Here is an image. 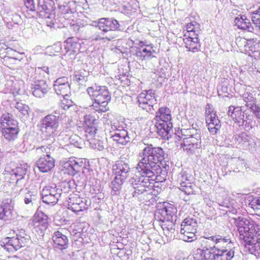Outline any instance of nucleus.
<instances>
[{"label":"nucleus","instance_id":"1","mask_svg":"<svg viewBox=\"0 0 260 260\" xmlns=\"http://www.w3.org/2000/svg\"><path fill=\"white\" fill-rule=\"evenodd\" d=\"M142 159L138 164L137 169L140 174L138 183L134 187V196L152 194L153 182H162L165 178H160L162 174V163L164 151L160 147H145L142 152Z\"/></svg>","mask_w":260,"mask_h":260},{"label":"nucleus","instance_id":"2","mask_svg":"<svg viewBox=\"0 0 260 260\" xmlns=\"http://www.w3.org/2000/svg\"><path fill=\"white\" fill-rule=\"evenodd\" d=\"M235 225L240 238L245 242V247L255 255L260 254V225L253 220L238 218L235 219Z\"/></svg>","mask_w":260,"mask_h":260},{"label":"nucleus","instance_id":"3","mask_svg":"<svg viewBox=\"0 0 260 260\" xmlns=\"http://www.w3.org/2000/svg\"><path fill=\"white\" fill-rule=\"evenodd\" d=\"M87 92L93 101L92 109L98 113H105L109 110L108 104L111 99V94L106 86H90Z\"/></svg>","mask_w":260,"mask_h":260},{"label":"nucleus","instance_id":"4","mask_svg":"<svg viewBox=\"0 0 260 260\" xmlns=\"http://www.w3.org/2000/svg\"><path fill=\"white\" fill-rule=\"evenodd\" d=\"M29 241L24 232H20L15 236H8L3 238L0 242L1 245L9 252H13L25 246Z\"/></svg>","mask_w":260,"mask_h":260},{"label":"nucleus","instance_id":"5","mask_svg":"<svg viewBox=\"0 0 260 260\" xmlns=\"http://www.w3.org/2000/svg\"><path fill=\"white\" fill-rule=\"evenodd\" d=\"M156 47L152 44H146L143 41H140L138 46H133L130 49V52L141 61L148 60L155 58L157 54Z\"/></svg>","mask_w":260,"mask_h":260},{"label":"nucleus","instance_id":"6","mask_svg":"<svg viewBox=\"0 0 260 260\" xmlns=\"http://www.w3.org/2000/svg\"><path fill=\"white\" fill-rule=\"evenodd\" d=\"M95 23V26L102 31V32L95 34L93 36V39L95 41L107 39V37L104 36L105 33L116 31L119 29L120 26L117 20L110 18H100Z\"/></svg>","mask_w":260,"mask_h":260},{"label":"nucleus","instance_id":"7","mask_svg":"<svg viewBox=\"0 0 260 260\" xmlns=\"http://www.w3.org/2000/svg\"><path fill=\"white\" fill-rule=\"evenodd\" d=\"M181 234L185 241H191L197 233L198 224L192 217L185 218L181 225Z\"/></svg>","mask_w":260,"mask_h":260},{"label":"nucleus","instance_id":"8","mask_svg":"<svg viewBox=\"0 0 260 260\" xmlns=\"http://www.w3.org/2000/svg\"><path fill=\"white\" fill-rule=\"evenodd\" d=\"M212 236L206 237L202 241V249H198L193 255V260H206L209 259L214 250V244Z\"/></svg>","mask_w":260,"mask_h":260},{"label":"nucleus","instance_id":"9","mask_svg":"<svg viewBox=\"0 0 260 260\" xmlns=\"http://www.w3.org/2000/svg\"><path fill=\"white\" fill-rule=\"evenodd\" d=\"M83 163L81 159L70 158L61 163V171L65 175L74 176L83 171Z\"/></svg>","mask_w":260,"mask_h":260},{"label":"nucleus","instance_id":"10","mask_svg":"<svg viewBox=\"0 0 260 260\" xmlns=\"http://www.w3.org/2000/svg\"><path fill=\"white\" fill-rule=\"evenodd\" d=\"M37 150L46 153L38 160L37 165L39 170L44 173L51 171L55 166V160L50 155L51 148L43 146L38 148Z\"/></svg>","mask_w":260,"mask_h":260},{"label":"nucleus","instance_id":"11","mask_svg":"<svg viewBox=\"0 0 260 260\" xmlns=\"http://www.w3.org/2000/svg\"><path fill=\"white\" fill-rule=\"evenodd\" d=\"M174 137L176 141L183 140V143L182 144V147L184 151L187 152H193L199 148V140L190 135L189 137H187L186 135L183 133V131H176L174 133Z\"/></svg>","mask_w":260,"mask_h":260},{"label":"nucleus","instance_id":"12","mask_svg":"<svg viewBox=\"0 0 260 260\" xmlns=\"http://www.w3.org/2000/svg\"><path fill=\"white\" fill-rule=\"evenodd\" d=\"M177 212V209L174 205L164 202L158 205L155 215L158 220L172 219L176 217Z\"/></svg>","mask_w":260,"mask_h":260},{"label":"nucleus","instance_id":"13","mask_svg":"<svg viewBox=\"0 0 260 260\" xmlns=\"http://www.w3.org/2000/svg\"><path fill=\"white\" fill-rule=\"evenodd\" d=\"M66 206L69 210L76 214L87 209L86 202L80 197L78 194L74 193L70 194L67 201Z\"/></svg>","mask_w":260,"mask_h":260},{"label":"nucleus","instance_id":"14","mask_svg":"<svg viewBox=\"0 0 260 260\" xmlns=\"http://www.w3.org/2000/svg\"><path fill=\"white\" fill-rule=\"evenodd\" d=\"M137 99L139 107L146 110H150L156 103L155 94L151 90L142 91Z\"/></svg>","mask_w":260,"mask_h":260},{"label":"nucleus","instance_id":"15","mask_svg":"<svg viewBox=\"0 0 260 260\" xmlns=\"http://www.w3.org/2000/svg\"><path fill=\"white\" fill-rule=\"evenodd\" d=\"M55 4L52 0H39L38 13L42 18H50L53 14Z\"/></svg>","mask_w":260,"mask_h":260},{"label":"nucleus","instance_id":"16","mask_svg":"<svg viewBox=\"0 0 260 260\" xmlns=\"http://www.w3.org/2000/svg\"><path fill=\"white\" fill-rule=\"evenodd\" d=\"M32 226L37 232L46 230L48 226V216L42 211L37 210L33 216Z\"/></svg>","mask_w":260,"mask_h":260},{"label":"nucleus","instance_id":"17","mask_svg":"<svg viewBox=\"0 0 260 260\" xmlns=\"http://www.w3.org/2000/svg\"><path fill=\"white\" fill-rule=\"evenodd\" d=\"M52 239L54 248L60 250H63L68 248L69 239L63 233L62 230L54 232L52 236Z\"/></svg>","mask_w":260,"mask_h":260},{"label":"nucleus","instance_id":"18","mask_svg":"<svg viewBox=\"0 0 260 260\" xmlns=\"http://www.w3.org/2000/svg\"><path fill=\"white\" fill-rule=\"evenodd\" d=\"M43 201L48 205L55 204L60 196L55 188L51 186H46L42 192Z\"/></svg>","mask_w":260,"mask_h":260},{"label":"nucleus","instance_id":"19","mask_svg":"<svg viewBox=\"0 0 260 260\" xmlns=\"http://www.w3.org/2000/svg\"><path fill=\"white\" fill-rule=\"evenodd\" d=\"M183 41L188 51L197 52L200 50L201 44L198 35H183Z\"/></svg>","mask_w":260,"mask_h":260},{"label":"nucleus","instance_id":"20","mask_svg":"<svg viewBox=\"0 0 260 260\" xmlns=\"http://www.w3.org/2000/svg\"><path fill=\"white\" fill-rule=\"evenodd\" d=\"M206 121L208 130H219L221 127L220 121L216 113L211 109L206 111Z\"/></svg>","mask_w":260,"mask_h":260},{"label":"nucleus","instance_id":"21","mask_svg":"<svg viewBox=\"0 0 260 260\" xmlns=\"http://www.w3.org/2000/svg\"><path fill=\"white\" fill-rule=\"evenodd\" d=\"M124 165L125 166V168L123 167V165H122V168L120 167L118 168L119 170L117 173L119 174L120 173V174L119 176H116L112 182V191H114L115 193L121 189V186L123 183V180L127 177L126 174L128 172L129 168L125 164H124Z\"/></svg>","mask_w":260,"mask_h":260},{"label":"nucleus","instance_id":"22","mask_svg":"<svg viewBox=\"0 0 260 260\" xmlns=\"http://www.w3.org/2000/svg\"><path fill=\"white\" fill-rule=\"evenodd\" d=\"M212 242L214 244V250H224L230 249L232 244L231 238L228 237H222L220 235H214L211 237Z\"/></svg>","mask_w":260,"mask_h":260},{"label":"nucleus","instance_id":"23","mask_svg":"<svg viewBox=\"0 0 260 260\" xmlns=\"http://www.w3.org/2000/svg\"><path fill=\"white\" fill-rule=\"evenodd\" d=\"M234 255L235 252L232 249L215 250L206 260H232Z\"/></svg>","mask_w":260,"mask_h":260},{"label":"nucleus","instance_id":"24","mask_svg":"<svg viewBox=\"0 0 260 260\" xmlns=\"http://www.w3.org/2000/svg\"><path fill=\"white\" fill-rule=\"evenodd\" d=\"M17 127V122L12 118L11 114L7 113L2 115L1 118V128L2 130H15Z\"/></svg>","mask_w":260,"mask_h":260},{"label":"nucleus","instance_id":"25","mask_svg":"<svg viewBox=\"0 0 260 260\" xmlns=\"http://www.w3.org/2000/svg\"><path fill=\"white\" fill-rule=\"evenodd\" d=\"M41 124L42 128L46 129H56L59 125V117L48 114L42 120Z\"/></svg>","mask_w":260,"mask_h":260},{"label":"nucleus","instance_id":"26","mask_svg":"<svg viewBox=\"0 0 260 260\" xmlns=\"http://www.w3.org/2000/svg\"><path fill=\"white\" fill-rule=\"evenodd\" d=\"M78 38L70 37L68 38L65 41V50L70 55L74 54L80 51L81 44L79 42Z\"/></svg>","mask_w":260,"mask_h":260},{"label":"nucleus","instance_id":"27","mask_svg":"<svg viewBox=\"0 0 260 260\" xmlns=\"http://www.w3.org/2000/svg\"><path fill=\"white\" fill-rule=\"evenodd\" d=\"M234 22L235 25L238 28L247 30L248 31L252 32L254 30L253 26L252 25L249 19H248L245 15H239L235 19Z\"/></svg>","mask_w":260,"mask_h":260},{"label":"nucleus","instance_id":"28","mask_svg":"<svg viewBox=\"0 0 260 260\" xmlns=\"http://www.w3.org/2000/svg\"><path fill=\"white\" fill-rule=\"evenodd\" d=\"M228 114L236 122H240L244 118V113L241 106H230L229 107Z\"/></svg>","mask_w":260,"mask_h":260},{"label":"nucleus","instance_id":"29","mask_svg":"<svg viewBox=\"0 0 260 260\" xmlns=\"http://www.w3.org/2000/svg\"><path fill=\"white\" fill-rule=\"evenodd\" d=\"M49 87L44 80H40L37 84L32 88V94L37 98H41L48 91Z\"/></svg>","mask_w":260,"mask_h":260},{"label":"nucleus","instance_id":"30","mask_svg":"<svg viewBox=\"0 0 260 260\" xmlns=\"http://www.w3.org/2000/svg\"><path fill=\"white\" fill-rule=\"evenodd\" d=\"M11 199H7L3 201L0 208V219L8 220L11 214Z\"/></svg>","mask_w":260,"mask_h":260},{"label":"nucleus","instance_id":"31","mask_svg":"<svg viewBox=\"0 0 260 260\" xmlns=\"http://www.w3.org/2000/svg\"><path fill=\"white\" fill-rule=\"evenodd\" d=\"M182 180L180 183V189L186 194H192L194 193L195 184L190 182L186 177H182Z\"/></svg>","mask_w":260,"mask_h":260},{"label":"nucleus","instance_id":"32","mask_svg":"<svg viewBox=\"0 0 260 260\" xmlns=\"http://www.w3.org/2000/svg\"><path fill=\"white\" fill-rule=\"evenodd\" d=\"M85 132L86 140L93 147L99 150L103 148V146L101 145L100 141L96 138V131H85Z\"/></svg>","mask_w":260,"mask_h":260},{"label":"nucleus","instance_id":"33","mask_svg":"<svg viewBox=\"0 0 260 260\" xmlns=\"http://www.w3.org/2000/svg\"><path fill=\"white\" fill-rule=\"evenodd\" d=\"M97 123V119L93 115L91 114H86L84 117L83 127L86 130L92 129L95 128Z\"/></svg>","mask_w":260,"mask_h":260},{"label":"nucleus","instance_id":"34","mask_svg":"<svg viewBox=\"0 0 260 260\" xmlns=\"http://www.w3.org/2000/svg\"><path fill=\"white\" fill-rule=\"evenodd\" d=\"M185 31L184 35H190L191 36H199L200 31V25L197 22H191L188 23L185 25Z\"/></svg>","mask_w":260,"mask_h":260},{"label":"nucleus","instance_id":"35","mask_svg":"<svg viewBox=\"0 0 260 260\" xmlns=\"http://www.w3.org/2000/svg\"><path fill=\"white\" fill-rule=\"evenodd\" d=\"M112 137L114 141L122 145H125L130 141L127 131H119V133L113 135Z\"/></svg>","mask_w":260,"mask_h":260},{"label":"nucleus","instance_id":"36","mask_svg":"<svg viewBox=\"0 0 260 260\" xmlns=\"http://www.w3.org/2000/svg\"><path fill=\"white\" fill-rule=\"evenodd\" d=\"M155 125L157 130H171L173 128L171 121L160 118H157Z\"/></svg>","mask_w":260,"mask_h":260},{"label":"nucleus","instance_id":"37","mask_svg":"<svg viewBox=\"0 0 260 260\" xmlns=\"http://www.w3.org/2000/svg\"><path fill=\"white\" fill-rule=\"evenodd\" d=\"M156 118L171 120V114L170 110L167 107H160L156 113Z\"/></svg>","mask_w":260,"mask_h":260},{"label":"nucleus","instance_id":"38","mask_svg":"<svg viewBox=\"0 0 260 260\" xmlns=\"http://www.w3.org/2000/svg\"><path fill=\"white\" fill-rule=\"evenodd\" d=\"M243 100L245 103V106L250 108L256 103V99L253 94L249 91H245L243 94Z\"/></svg>","mask_w":260,"mask_h":260},{"label":"nucleus","instance_id":"39","mask_svg":"<svg viewBox=\"0 0 260 260\" xmlns=\"http://www.w3.org/2000/svg\"><path fill=\"white\" fill-rule=\"evenodd\" d=\"M161 222V226L164 231H168L174 233L175 229V224L172 219H165L164 220H158Z\"/></svg>","mask_w":260,"mask_h":260},{"label":"nucleus","instance_id":"40","mask_svg":"<svg viewBox=\"0 0 260 260\" xmlns=\"http://www.w3.org/2000/svg\"><path fill=\"white\" fill-rule=\"evenodd\" d=\"M55 92L58 95L66 96L71 94L70 85H54Z\"/></svg>","mask_w":260,"mask_h":260},{"label":"nucleus","instance_id":"41","mask_svg":"<svg viewBox=\"0 0 260 260\" xmlns=\"http://www.w3.org/2000/svg\"><path fill=\"white\" fill-rule=\"evenodd\" d=\"M71 94H68L66 96H62V99L60 100V105L61 107L64 110H68L70 107L77 106L74 104L71 97Z\"/></svg>","mask_w":260,"mask_h":260},{"label":"nucleus","instance_id":"42","mask_svg":"<svg viewBox=\"0 0 260 260\" xmlns=\"http://www.w3.org/2000/svg\"><path fill=\"white\" fill-rule=\"evenodd\" d=\"M49 68L46 67H44L43 68H38V70L36 71V74L37 75L36 78H38L39 81L41 79L44 80L43 78H46V77L49 75Z\"/></svg>","mask_w":260,"mask_h":260},{"label":"nucleus","instance_id":"43","mask_svg":"<svg viewBox=\"0 0 260 260\" xmlns=\"http://www.w3.org/2000/svg\"><path fill=\"white\" fill-rule=\"evenodd\" d=\"M16 108L23 115L28 114L29 107L21 101L17 102Z\"/></svg>","mask_w":260,"mask_h":260},{"label":"nucleus","instance_id":"44","mask_svg":"<svg viewBox=\"0 0 260 260\" xmlns=\"http://www.w3.org/2000/svg\"><path fill=\"white\" fill-rule=\"evenodd\" d=\"M256 46H258L256 41L253 39H249L248 40V43L247 44V48H246L244 49V51L246 52L250 51L252 53L255 52L256 51Z\"/></svg>","mask_w":260,"mask_h":260},{"label":"nucleus","instance_id":"45","mask_svg":"<svg viewBox=\"0 0 260 260\" xmlns=\"http://www.w3.org/2000/svg\"><path fill=\"white\" fill-rule=\"evenodd\" d=\"M252 21L255 26L260 25V7L252 12Z\"/></svg>","mask_w":260,"mask_h":260},{"label":"nucleus","instance_id":"46","mask_svg":"<svg viewBox=\"0 0 260 260\" xmlns=\"http://www.w3.org/2000/svg\"><path fill=\"white\" fill-rule=\"evenodd\" d=\"M248 40L245 39V38L238 37L236 39V43L239 48H243L245 49L246 48H247V44L248 43Z\"/></svg>","mask_w":260,"mask_h":260},{"label":"nucleus","instance_id":"47","mask_svg":"<svg viewBox=\"0 0 260 260\" xmlns=\"http://www.w3.org/2000/svg\"><path fill=\"white\" fill-rule=\"evenodd\" d=\"M18 133V131H3V135L7 140L11 141L17 137Z\"/></svg>","mask_w":260,"mask_h":260},{"label":"nucleus","instance_id":"48","mask_svg":"<svg viewBox=\"0 0 260 260\" xmlns=\"http://www.w3.org/2000/svg\"><path fill=\"white\" fill-rule=\"evenodd\" d=\"M249 205L253 210L260 211V197L253 198Z\"/></svg>","mask_w":260,"mask_h":260},{"label":"nucleus","instance_id":"49","mask_svg":"<svg viewBox=\"0 0 260 260\" xmlns=\"http://www.w3.org/2000/svg\"><path fill=\"white\" fill-rule=\"evenodd\" d=\"M71 142L73 144L79 147L81 144L82 139L77 135H72L70 137Z\"/></svg>","mask_w":260,"mask_h":260},{"label":"nucleus","instance_id":"50","mask_svg":"<svg viewBox=\"0 0 260 260\" xmlns=\"http://www.w3.org/2000/svg\"><path fill=\"white\" fill-rule=\"evenodd\" d=\"M249 109L256 118L260 119V107L256 103L251 106Z\"/></svg>","mask_w":260,"mask_h":260},{"label":"nucleus","instance_id":"51","mask_svg":"<svg viewBox=\"0 0 260 260\" xmlns=\"http://www.w3.org/2000/svg\"><path fill=\"white\" fill-rule=\"evenodd\" d=\"M70 85L69 83V80L67 77H62L59 78L54 82V85Z\"/></svg>","mask_w":260,"mask_h":260},{"label":"nucleus","instance_id":"52","mask_svg":"<svg viewBox=\"0 0 260 260\" xmlns=\"http://www.w3.org/2000/svg\"><path fill=\"white\" fill-rule=\"evenodd\" d=\"M173 131H171L173 133ZM171 131H157L158 135L164 140H169L171 138L172 134H170Z\"/></svg>","mask_w":260,"mask_h":260},{"label":"nucleus","instance_id":"53","mask_svg":"<svg viewBox=\"0 0 260 260\" xmlns=\"http://www.w3.org/2000/svg\"><path fill=\"white\" fill-rule=\"evenodd\" d=\"M73 183L71 181L65 182L63 185L62 190L64 193H69L70 192L73 191V187H72V184Z\"/></svg>","mask_w":260,"mask_h":260},{"label":"nucleus","instance_id":"54","mask_svg":"<svg viewBox=\"0 0 260 260\" xmlns=\"http://www.w3.org/2000/svg\"><path fill=\"white\" fill-rule=\"evenodd\" d=\"M24 4L29 11L35 10V5L34 0H24Z\"/></svg>","mask_w":260,"mask_h":260},{"label":"nucleus","instance_id":"55","mask_svg":"<svg viewBox=\"0 0 260 260\" xmlns=\"http://www.w3.org/2000/svg\"><path fill=\"white\" fill-rule=\"evenodd\" d=\"M24 202L26 204H29L30 202H31V198H25L24 199Z\"/></svg>","mask_w":260,"mask_h":260},{"label":"nucleus","instance_id":"56","mask_svg":"<svg viewBox=\"0 0 260 260\" xmlns=\"http://www.w3.org/2000/svg\"><path fill=\"white\" fill-rule=\"evenodd\" d=\"M144 260H155V259L151 257H148V258H145Z\"/></svg>","mask_w":260,"mask_h":260},{"label":"nucleus","instance_id":"57","mask_svg":"<svg viewBox=\"0 0 260 260\" xmlns=\"http://www.w3.org/2000/svg\"><path fill=\"white\" fill-rule=\"evenodd\" d=\"M10 260H17V259H10Z\"/></svg>","mask_w":260,"mask_h":260}]
</instances>
